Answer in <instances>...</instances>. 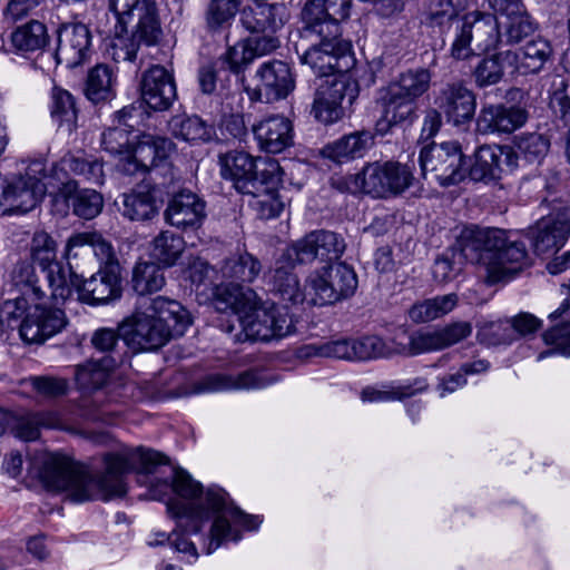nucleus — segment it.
<instances>
[{
	"mask_svg": "<svg viewBox=\"0 0 570 570\" xmlns=\"http://www.w3.org/2000/svg\"><path fill=\"white\" fill-rule=\"evenodd\" d=\"M166 463L167 458L158 451L144 446L125 449L105 454L104 472L94 475L81 465L51 455L45 461L40 476L46 488L66 492L73 502L81 503L95 499L108 501L126 494L125 475L128 472L148 474L153 473L156 466Z\"/></svg>",
	"mask_w": 570,
	"mask_h": 570,
	"instance_id": "1",
	"label": "nucleus"
},
{
	"mask_svg": "<svg viewBox=\"0 0 570 570\" xmlns=\"http://www.w3.org/2000/svg\"><path fill=\"white\" fill-rule=\"evenodd\" d=\"M181 499L168 502L167 510L175 518H187V531L198 533L200 523L213 519L209 533L204 538V550L212 554L226 541L237 542L245 530H256L262 523L259 515L247 514L229 502L228 494L219 487L203 489L202 484L183 469H175L171 484L163 483Z\"/></svg>",
	"mask_w": 570,
	"mask_h": 570,
	"instance_id": "2",
	"label": "nucleus"
},
{
	"mask_svg": "<svg viewBox=\"0 0 570 570\" xmlns=\"http://www.w3.org/2000/svg\"><path fill=\"white\" fill-rule=\"evenodd\" d=\"M351 0H308L302 12L295 51L303 65L318 73L350 71L355 66L351 41L342 38L341 20L350 16Z\"/></svg>",
	"mask_w": 570,
	"mask_h": 570,
	"instance_id": "3",
	"label": "nucleus"
},
{
	"mask_svg": "<svg viewBox=\"0 0 570 570\" xmlns=\"http://www.w3.org/2000/svg\"><path fill=\"white\" fill-rule=\"evenodd\" d=\"M189 325V313L179 302L157 296L139 299L135 314L118 330L134 350L155 351L170 338L181 336Z\"/></svg>",
	"mask_w": 570,
	"mask_h": 570,
	"instance_id": "4",
	"label": "nucleus"
},
{
	"mask_svg": "<svg viewBox=\"0 0 570 570\" xmlns=\"http://www.w3.org/2000/svg\"><path fill=\"white\" fill-rule=\"evenodd\" d=\"M117 18L108 56L115 62L136 60L140 45L154 46L161 37L155 0H110Z\"/></svg>",
	"mask_w": 570,
	"mask_h": 570,
	"instance_id": "5",
	"label": "nucleus"
},
{
	"mask_svg": "<svg viewBox=\"0 0 570 570\" xmlns=\"http://www.w3.org/2000/svg\"><path fill=\"white\" fill-rule=\"evenodd\" d=\"M432 75L426 68L407 69L380 90L383 117L376 130L385 135L392 126L411 122L416 117L417 100L431 87Z\"/></svg>",
	"mask_w": 570,
	"mask_h": 570,
	"instance_id": "6",
	"label": "nucleus"
},
{
	"mask_svg": "<svg viewBox=\"0 0 570 570\" xmlns=\"http://www.w3.org/2000/svg\"><path fill=\"white\" fill-rule=\"evenodd\" d=\"M115 367L116 361L109 355L98 360L90 358L75 366V380L83 393L79 407L88 420L112 422L114 413L107 410L110 399L106 386Z\"/></svg>",
	"mask_w": 570,
	"mask_h": 570,
	"instance_id": "7",
	"label": "nucleus"
},
{
	"mask_svg": "<svg viewBox=\"0 0 570 570\" xmlns=\"http://www.w3.org/2000/svg\"><path fill=\"white\" fill-rule=\"evenodd\" d=\"M220 174L233 181L242 194H257L282 183L283 169L278 161L268 157L254 158L245 151L233 150L219 156Z\"/></svg>",
	"mask_w": 570,
	"mask_h": 570,
	"instance_id": "8",
	"label": "nucleus"
},
{
	"mask_svg": "<svg viewBox=\"0 0 570 570\" xmlns=\"http://www.w3.org/2000/svg\"><path fill=\"white\" fill-rule=\"evenodd\" d=\"M473 232L495 237L479 246L484 261H480V269L484 272L488 283H497L511 278L529 265L525 245L522 242L510 240L507 233L499 228L473 227Z\"/></svg>",
	"mask_w": 570,
	"mask_h": 570,
	"instance_id": "9",
	"label": "nucleus"
},
{
	"mask_svg": "<svg viewBox=\"0 0 570 570\" xmlns=\"http://www.w3.org/2000/svg\"><path fill=\"white\" fill-rule=\"evenodd\" d=\"M250 305L236 318V323L242 328L235 335L237 341H242L243 335L244 340L269 341L295 332V323L287 307L257 303L256 298Z\"/></svg>",
	"mask_w": 570,
	"mask_h": 570,
	"instance_id": "10",
	"label": "nucleus"
},
{
	"mask_svg": "<svg viewBox=\"0 0 570 570\" xmlns=\"http://www.w3.org/2000/svg\"><path fill=\"white\" fill-rule=\"evenodd\" d=\"M356 189L375 198H391L402 195L414 181L409 165L400 161H374L364 166L360 174L353 176Z\"/></svg>",
	"mask_w": 570,
	"mask_h": 570,
	"instance_id": "11",
	"label": "nucleus"
},
{
	"mask_svg": "<svg viewBox=\"0 0 570 570\" xmlns=\"http://www.w3.org/2000/svg\"><path fill=\"white\" fill-rule=\"evenodd\" d=\"M452 43L451 56L455 59H466L497 49L503 43L499 31V22L493 14L471 12L464 16Z\"/></svg>",
	"mask_w": 570,
	"mask_h": 570,
	"instance_id": "12",
	"label": "nucleus"
},
{
	"mask_svg": "<svg viewBox=\"0 0 570 570\" xmlns=\"http://www.w3.org/2000/svg\"><path fill=\"white\" fill-rule=\"evenodd\" d=\"M420 165L423 176H430L441 186L459 184L468 175L466 160L456 141L423 147L420 153Z\"/></svg>",
	"mask_w": 570,
	"mask_h": 570,
	"instance_id": "13",
	"label": "nucleus"
},
{
	"mask_svg": "<svg viewBox=\"0 0 570 570\" xmlns=\"http://www.w3.org/2000/svg\"><path fill=\"white\" fill-rule=\"evenodd\" d=\"M43 171L40 161L33 163L26 175L0 179V212L24 214L32 210L46 194V185L36 173Z\"/></svg>",
	"mask_w": 570,
	"mask_h": 570,
	"instance_id": "14",
	"label": "nucleus"
},
{
	"mask_svg": "<svg viewBox=\"0 0 570 570\" xmlns=\"http://www.w3.org/2000/svg\"><path fill=\"white\" fill-rule=\"evenodd\" d=\"M318 77L334 76L333 79L323 80L316 89L312 112L315 118L323 124H333L340 120L344 115L343 102L347 99L351 105L357 96L356 83L350 81L345 76L347 71H331L327 73H318L312 69Z\"/></svg>",
	"mask_w": 570,
	"mask_h": 570,
	"instance_id": "15",
	"label": "nucleus"
},
{
	"mask_svg": "<svg viewBox=\"0 0 570 570\" xmlns=\"http://www.w3.org/2000/svg\"><path fill=\"white\" fill-rule=\"evenodd\" d=\"M495 240L484 233L473 232V227L461 232L456 243L442 253L434 262L433 276L438 282H449L455 278L463 268L464 262L476 265L480 268V261H484L480 254L479 246Z\"/></svg>",
	"mask_w": 570,
	"mask_h": 570,
	"instance_id": "16",
	"label": "nucleus"
},
{
	"mask_svg": "<svg viewBox=\"0 0 570 570\" xmlns=\"http://www.w3.org/2000/svg\"><path fill=\"white\" fill-rule=\"evenodd\" d=\"M57 244L46 232L35 233L31 240V257L41 268V276L46 277L47 286L51 288V297L56 301H66L71 295L63 267L56 259Z\"/></svg>",
	"mask_w": 570,
	"mask_h": 570,
	"instance_id": "17",
	"label": "nucleus"
},
{
	"mask_svg": "<svg viewBox=\"0 0 570 570\" xmlns=\"http://www.w3.org/2000/svg\"><path fill=\"white\" fill-rule=\"evenodd\" d=\"M259 83L245 86L252 101L274 102L285 99L295 88V79L289 66L281 60L264 62L256 71Z\"/></svg>",
	"mask_w": 570,
	"mask_h": 570,
	"instance_id": "18",
	"label": "nucleus"
},
{
	"mask_svg": "<svg viewBox=\"0 0 570 570\" xmlns=\"http://www.w3.org/2000/svg\"><path fill=\"white\" fill-rule=\"evenodd\" d=\"M345 242L341 235L330 230H315L295 242L284 252L285 259H296V263L307 264L316 258L336 261L345 250Z\"/></svg>",
	"mask_w": 570,
	"mask_h": 570,
	"instance_id": "19",
	"label": "nucleus"
},
{
	"mask_svg": "<svg viewBox=\"0 0 570 570\" xmlns=\"http://www.w3.org/2000/svg\"><path fill=\"white\" fill-rule=\"evenodd\" d=\"M552 212L530 229L534 252L539 255L559 250L570 236V206L552 200Z\"/></svg>",
	"mask_w": 570,
	"mask_h": 570,
	"instance_id": "20",
	"label": "nucleus"
},
{
	"mask_svg": "<svg viewBox=\"0 0 570 570\" xmlns=\"http://www.w3.org/2000/svg\"><path fill=\"white\" fill-rule=\"evenodd\" d=\"M68 324L62 309L37 304L19 323V335L27 344H42Z\"/></svg>",
	"mask_w": 570,
	"mask_h": 570,
	"instance_id": "21",
	"label": "nucleus"
},
{
	"mask_svg": "<svg viewBox=\"0 0 570 570\" xmlns=\"http://www.w3.org/2000/svg\"><path fill=\"white\" fill-rule=\"evenodd\" d=\"M472 333V325L469 322H454L446 326L432 331H419L410 335L409 343L402 345L400 353L406 356H414L422 353L440 351L460 343Z\"/></svg>",
	"mask_w": 570,
	"mask_h": 570,
	"instance_id": "22",
	"label": "nucleus"
},
{
	"mask_svg": "<svg viewBox=\"0 0 570 570\" xmlns=\"http://www.w3.org/2000/svg\"><path fill=\"white\" fill-rule=\"evenodd\" d=\"M435 104L446 121L460 129L468 128L476 107L474 94L461 82L446 83L435 98Z\"/></svg>",
	"mask_w": 570,
	"mask_h": 570,
	"instance_id": "23",
	"label": "nucleus"
},
{
	"mask_svg": "<svg viewBox=\"0 0 570 570\" xmlns=\"http://www.w3.org/2000/svg\"><path fill=\"white\" fill-rule=\"evenodd\" d=\"M139 89L142 102L155 111L169 109L177 98L173 73L159 65L142 72Z\"/></svg>",
	"mask_w": 570,
	"mask_h": 570,
	"instance_id": "24",
	"label": "nucleus"
},
{
	"mask_svg": "<svg viewBox=\"0 0 570 570\" xmlns=\"http://www.w3.org/2000/svg\"><path fill=\"white\" fill-rule=\"evenodd\" d=\"M517 154L509 146H481L474 154V163L468 175L474 181L498 180L504 167L512 170L517 166Z\"/></svg>",
	"mask_w": 570,
	"mask_h": 570,
	"instance_id": "25",
	"label": "nucleus"
},
{
	"mask_svg": "<svg viewBox=\"0 0 570 570\" xmlns=\"http://www.w3.org/2000/svg\"><path fill=\"white\" fill-rule=\"evenodd\" d=\"M121 295L119 264L104 265L78 286V297L90 305L106 304Z\"/></svg>",
	"mask_w": 570,
	"mask_h": 570,
	"instance_id": "26",
	"label": "nucleus"
},
{
	"mask_svg": "<svg viewBox=\"0 0 570 570\" xmlns=\"http://www.w3.org/2000/svg\"><path fill=\"white\" fill-rule=\"evenodd\" d=\"M275 380L263 372L249 370L237 375L226 373H209L193 383L191 392L217 393L232 390L262 389L272 384Z\"/></svg>",
	"mask_w": 570,
	"mask_h": 570,
	"instance_id": "27",
	"label": "nucleus"
},
{
	"mask_svg": "<svg viewBox=\"0 0 570 570\" xmlns=\"http://www.w3.org/2000/svg\"><path fill=\"white\" fill-rule=\"evenodd\" d=\"M164 217L178 229H197L206 218V204L197 194L184 189L169 199Z\"/></svg>",
	"mask_w": 570,
	"mask_h": 570,
	"instance_id": "28",
	"label": "nucleus"
},
{
	"mask_svg": "<svg viewBox=\"0 0 570 570\" xmlns=\"http://www.w3.org/2000/svg\"><path fill=\"white\" fill-rule=\"evenodd\" d=\"M53 205L61 213L71 206L76 216L92 219L101 212L104 198L98 191L79 189L76 180H68L53 195Z\"/></svg>",
	"mask_w": 570,
	"mask_h": 570,
	"instance_id": "29",
	"label": "nucleus"
},
{
	"mask_svg": "<svg viewBox=\"0 0 570 570\" xmlns=\"http://www.w3.org/2000/svg\"><path fill=\"white\" fill-rule=\"evenodd\" d=\"M288 18V9L282 2H253L240 13L243 27L252 33H275Z\"/></svg>",
	"mask_w": 570,
	"mask_h": 570,
	"instance_id": "30",
	"label": "nucleus"
},
{
	"mask_svg": "<svg viewBox=\"0 0 570 570\" xmlns=\"http://www.w3.org/2000/svg\"><path fill=\"white\" fill-rule=\"evenodd\" d=\"M529 118L525 108L500 105L483 106L476 119V130L481 134H510L522 127Z\"/></svg>",
	"mask_w": 570,
	"mask_h": 570,
	"instance_id": "31",
	"label": "nucleus"
},
{
	"mask_svg": "<svg viewBox=\"0 0 570 570\" xmlns=\"http://www.w3.org/2000/svg\"><path fill=\"white\" fill-rule=\"evenodd\" d=\"M253 134L261 150L279 154L293 145V125L284 116H269L253 125Z\"/></svg>",
	"mask_w": 570,
	"mask_h": 570,
	"instance_id": "32",
	"label": "nucleus"
},
{
	"mask_svg": "<svg viewBox=\"0 0 570 570\" xmlns=\"http://www.w3.org/2000/svg\"><path fill=\"white\" fill-rule=\"evenodd\" d=\"M256 294L252 289L244 291L237 284H220L213 288V304L218 312L230 311V318L222 323V327L227 333H233L236 328V318L243 315L247 307L254 303Z\"/></svg>",
	"mask_w": 570,
	"mask_h": 570,
	"instance_id": "33",
	"label": "nucleus"
},
{
	"mask_svg": "<svg viewBox=\"0 0 570 570\" xmlns=\"http://www.w3.org/2000/svg\"><path fill=\"white\" fill-rule=\"evenodd\" d=\"M90 45L88 28L80 22L63 23L58 29V47L56 57L58 62H65L68 67L81 63Z\"/></svg>",
	"mask_w": 570,
	"mask_h": 570,
	"instance_id": "34",
	"label": "nucleus"
},
{
	"mask_svg": "<svg viewBox=\"0 0 570 570\" xmlns=\"http://www.w3.org/2000/svg\"><path fill=\"white\" fill-rule=\"evenodd\" d=\"M550 42L541 37L528 41L518 51L504 50L502 56L509 67L522 75L538 73L552 57Z\"/></svg>",
	"mask_w": 570,
	"mask_h": 570,
	"instance_id": "35",
	"label": "nucleus"
},
{
	"mask_svg": "<svg viewBox=\"0 0 570 570\" xmlns=\"http://www.w3.org/2000/svg\"><path fill=\"white\" fill-rule=\"evenodd\" d=\"M169 146L170 141L165 138L142 135L137 144L132 145L131 153L122 165V170L127 174L148 170L157 165V160L166 157Z\"/></svg>",
	"mask_w": 570,
	"mask_h": 570,
	"instance_id": "36",
	"label": "nucleus"
},
{
	"mask_svg": "<svg viewBox=\"0 0 570 570\" xmlns=\"http://www.w3.org/2000/svg\"><path fill=\"white\" fill-rule=\"evenodd\" d=\"M373 145V135L367 130L345 135L336 141L326 145L322 154L337 163L363 157Z\"/></svg>",
	"mask_w": 570,
	"mask_h": 570,
	"instance_id": "37",
	"label": "nucleus"
},
{
	"mask_svg": "<svg viewBox=\"0 0 570 570\" xmlns=\"http://www.w3.org/2000/svg\"><path fill=\"white\" fill-rule=\"evenodd\" d=\"M116 205L121 215L131 222H147L158 215L157 202L150 190L125 193Z\"/></svg>",
	"mask_w": 570,
	"mask_h": 570,
	"instance_id": "38",
	"label": "nucleus"
},
{
	"mask_svg": "<svg viewBox=\"0 0 570 570\" xmlns=\"http://www.w3.org/2000/svg\"><path fill=\"white\" fill-rule=\"evenodd\" d=\"M10 277L22 296L35 299H41L48 294L51 296V288L47 286L46 277L41 276V269L37 273L35 266L26 261L14 265Z\"/></svg>",
	"mask_w": 570,
	"mask_h": 570,
	"instance_id": "39",
	"label": "nucleus"
},
{
	"mask_svg": "<svg viewBox=\"0 0 570 570\" xmlns=\"http://www.w3.org/2000/svg\"><path fill=\"white\" fill-rule=\"evenodd\" d=\"M459 297L454 293L435 296L414 303L407 311L409 318L416 323H428L443 317L454 309Z\"/></svg>",
	"mask_w": 570,
	"mask_h": 570,
	"instance_id": "40",
	"label": "nucleus"
},
{
	"mask_svg": "<svg viewBox=\"0 0 570 570\" xmlns=\"http://www.w3.org/2000/svg\"><path fill=\"white\" fill-rule=\"evenodd\" d=\"M296 259H285L284 254L276 262V267L273 275V291H275L284 301L294 304L304 301L298 277L293 273V265Z\"/></svg>",
	"mask_w": 570,
	"mask_h": 570,
	"instance_id": "41",
	"label": "nucleus"
},
{
	"mask_svg": "<svg viewBox=\"0 0 570 570\" xmlns=\"http://www.w3.org/2000/svg\"><path fill=\"white\" fill-rule=\"evenodd\" d=\"M185 245L183 236L163 230L150 243V257L164 267H171L183 255Z\"/></svg>",
	"mask_w": 570,
	"mask_h": 570,
	"instance_id": "42",
	"label": "nucleus"
},
{
	"mask_svg": "<svg viewBox=\"0 0 570 570\" xmlns=\"http://www.w3.org/2000/svg\"><path fill=\"white\" fill-rule=\"evenodd\" d=\"M261 272V262L247 252L224 259L220 266L223 277L233 284L252 283Z\"/></svg>",
	"mask_w": 570,
	"mask_h": 570,
	"instance_id": "43",
	"label": "nucleus"
},
{
	"mask_svg": "<svg viewBox=\"0 0 570 570\" xmlns=\"http://www.w3.org/2000/svg\"><path fill=\"white\" fill-rule=\"evenodd\" d=\"M171 134L186 141L206 142L215 136V128L198 116H175L169 121Z\"/></svg>",
	"mask_w": 570,
	"mask_h": 570,
	"instance_id": "44",
	"label": "nucleus"
},
{
	"mask_svg": "<svg viewBox=\"0 0 570 570\" xmlns=\"http://www.w3.org/2000/svg\"><path fill=\"white\" fill-rule=\"evenodd\" d=\"M50 116L52 121L66 131L77 127L78 109L75 97L66 89L53 87L51 94Z\"/></svg>",
	"mask_w": 570,
	"mask_h": 570,
	"instance_id": "45",
	"label": "nucleus"
},
{
	"mask_svg": "<svg viewBox=\"0 0 570 570\" xmlns=\"http://www.w3.org/2000/svg\"><path fill=\"white\" fill-rule=\"evenodd\" d=\"M160 264L154 262L138 263L132 272V287L140 296L139 299L149 298L147 295L160 291L165 283V275Z\"/></svg>",
	"mask_w": 570,
	"mask_h": 570,
	"instance_id": "46",
	"label": "nucleus"
},
{
	"mask_svg": "<svg viewBox=\"0 0 570 570\" xmlns=\"http://www.w3.org/2000/svg\"><path fill=\"white\" fill-rule=\"evenodd\" d=\"M240 3L242 0H209L204 14L207 31L217 33L229 28Z\"/></svg>",
	"mask_w": 570,
	"mask_h": 570,
	"instance_id": "47",
	"label": "nucleus"
},
{
	"mask_svg": "<svg viewBox=\"0 0 570 570\" xmlns=\"http://www.w3.org/2000/svg\"><path fill=\"white\" fill-rule=\"evenodd\" d=\"M468 7V0H429L424 16L430 26L443 28L446 24H460V13Z\"/></svg>",
	"mask_w": 570,
	"mask_h": 570,
	"instance_id": "48",
	"label": "nucleus"
},
{
	"mask_svg": "<svg viewBox=\"0 0 570 570\" xmlns=\"http://www.w3.org/2000/svg\"><path fill=\"white\" fill-rule=\"evenodd\" d=\"M114 85L112 70L106 65H97L88 72L86 96L95 104L110 100L115 97Z\"/></svg>",
	"mask_w": 570,
	"mask_h": 570,
	"instance_id": "49",
	"label": "nucleus"
},
{
	"mask_svg": "<svg viewBox=\"0 0 570 570\" xmlns=\"http://www.w3.org/2000/svg\"><path fill=\"white\" fill-rule=\"evenodd\" d=\"M522 186L528 191H535L542 203H549L548 197L557 193L561 186L560 171L553 166H542L538 173L525 177Z\"/></svg>",
	"mask_w": 570,
	"mask_h": 570,
	"instance_id": "50",
	"label": "nucleus"
},
{
	"mask_svg": "<svg viewBox=\"0 0 570 570\" xmlns=\"http://www.w3.org/2000/svg\"><path fill=\"white\" fill-rule=\"evenodd\" d=\"M330 285L338 294V299L351 297L357 288V276L354 269L345 263L331 264L323 267Z\"/></svg>",
	"mask_w": 570,
	"mask_h": 570,
	"instance_id": "51",
	"label": "nucleus"
},
{
	"mask_svg": "<svg viewBox=\"0 0 570 570\" xmlns=\"http://www.w3.org/2000/svg\"><path fill=\"white\" fill-rule=\"evenodd\" d=\"M11 42L20 51L38 50L47 42L46 26L37 20H32L11 33Z\"/></svg>",
	"mask_w": 570,
	"mask_h": 570,
	"instance_id": "52",
	"label": "nucleus"
},
{
	"mask_svg": "<svg viewBox=\"0 0 570 570\" xmlns=\"http://www.w3.org/2000/svg\"><path fill=\"white\" fill-rule=\"evenodd\" d=\"M542 337L549 348L538 354V361L553 354L570 356V321L556 323L542 334Z\"/></svg>",
	"mask_w": 570,
	"mask_h": 570,
	"instance_id": "53",
	"label": "nucleus"
},
{
	"mask_svg": "<svg viewBox=\"0 0 570 570\" xmlns=\"http://www.w3.org/2000/svg\"><path fill=\"white\" fill-rule=\"evenodd\" d=\"M504 30L503 43L515 45L530 37L535 31V23L528 14L525 8L504 19L501 22Z\"/></svg>",
	"mask_w": 570,
	"mask_h": 570,
	"instance_id": "54",
	"label": "nucleus"
},
{
	"mask_svg": "<svg viewBox=\"0 0 570 570\" xmlns=\"http://www.w3.org/2000/svg\"><path fill=\"white\" fill-rule=\"evenodd\" d=\"M307 297L313 305L325 306L340 302L338 294L330 285V281L322 268L312 273L306 281Z\"/></svg>",
	"mask_w": 570,
	"mask_h": 570,
	"instance_id": "55",
	"label": "nucleus"
},
{
	"mask_svg": "<svg viewBox=\"0 0 570 570\" xmlns=\"http://www.w3.org/2000/svg\"><path fill=\"white\" fill-rule=\"evenodd\" d=\"M504 50L482 59L473 71L474 81L478 87L483 88L498 83L503 77V69L508 66L504 58Z\"/></svg>",
	"mask_w": 570,
	"mask_h": 570,
	"instance_id": "56",
	"label": "nucleus"
},
{
	"mask_svg": "<svg viewBox=\"0 0 570 570\" xmlns=\"http://www.w3.org/2000/svg\"><path fill=\"white\" fill-rule=\"evenodd\" d=\"M355 361H366L372 358L389 357L394 353H400L402 346L391 347L381 337L371 335L358 340H353Z\"/></svg>",
	"mask_w": 570,
	"mask_h": 570,
	"instance_id": "57",
	"label": "nucleus"
},
{
	"mask_svg": "<svg viewBox=\"0 0 570 570\" xmlns=\"http://www.w3.org/2000/svg\"><path fill=\"white\" fill-rule=\"evenodd\" d=\"M476 337L481 344L488 346H498L511 344L515 341L513 328L510 321L484 322L479 326Z\"/></svg>",
	"mask_w": 570,
	"mask_h": 570,
	"instance_id": "58",
	"label": "nucleus"
},
{
	"mask_svg": "<svg viewBox=\"0 0 570 570\" xmlns=\"http://www.w3.org/2000/svg\"><path fill=\"white\" fill-rule=\"evenodd\" d=\"M137 138L130 130L121 126H112L106 129L101 135L102 148L111 155H129Z\"/></svg>",
	"mask_w": 570,
	"mask_h": 570,
	"instance_id": "59",
	"label": "nucleus"
},
{
	"mask_svg": "<svg viewBox=\"0 0 570 570\" xmlns=\"http://www.w3.org/2000/svg\"><path fill=\"white\" fill-rule=\"evenodd\" d=\"M278 185L279 184L269 186L264 184V186L267 188H263V190L258 191L257 194H250L255 197L253 206L262 219H271L277 217L284 209V203L281 200L279 195L276 193Z\"/></svg>",
	"mask_w": 570,
	"mask_h": 570,
	"instance_id": "60",
	"label": "nucleus"
},
{
	"mask_svg": "<svg viewBox=\"0 0 570 570\" xmlns=\"http://www.w3.org/2000/svg\"><path fill=\"white\" fill-rule=\"evenodd\" d=\"M70 171L83 176L88 181L100 185L104 181L102 164L98 159L70 156L65 159Z\"/></svg>",
	"mask_w": 570,
	"mask_h": 570,
	"instance_id": "61",
	"label": "nucleus"
},
{
	"mask_svg": "<svg viewBox=\"0 0 570 570\" xmlns=\"http://www.w3.org/2000/svg\"><path fill=\"white\" fill-rule=\"evenodd\" d=\"M518 148L529 161L540 163L550 149V139L539 132L524 134L518 140Z\"/></svg>",
	"mask_w": 570,
	"mask_h": 570,
	"instance_id": "62",
	"label": "nucleus"
},
{
	"mask_svg": "<svg viewBox=\"0 0 570 570\" xmlns=\"http://www.w3.org/2000/svg\"><path fill=\"white\" fill-rule=\"evenodd\" d=\"M220 60L236 75L243 72L254 61L246 40L228 47L225 53L220 56Z\"/></svg>",
	"mask_w": 570,
	"mask_h": 570,
	"instance_id": "63",
	"label": "nucleus"
},
{
	"mask_svg": "<svg viewBox=\"0 0 570 570\" xmlns=\"http://www.w3.org/2000/svg\"><path fill=\"white\" fill-rule=\"evenodd\" d=\"M11 432L19 439L24 441H33L39 438L40 430L35 413L27 412L23 414L11 413Z\"/></svg>",
	"mask_w": 570,
	"mask_h": 570,
	"instance_id": "64",
	"label": "nucleus"
}]
</instances>
